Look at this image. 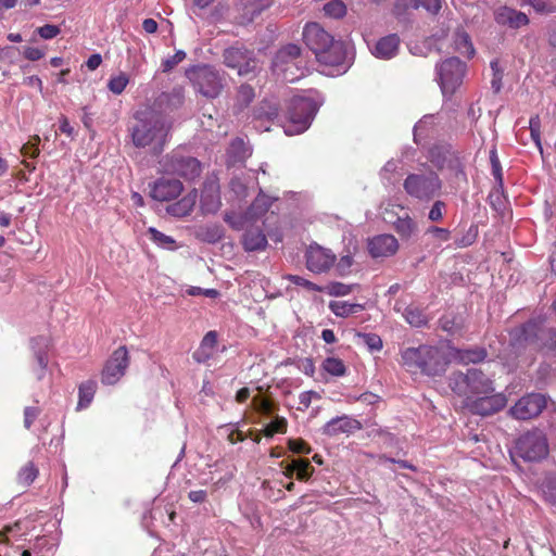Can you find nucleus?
Returning <instances> with one entry per match:
<instances>
[{
	"label": "nucleus",
	"instance_id": "obj_26",
	"mask_svg": "<svg viewBox=\"0 0 556 556\" xmlns=\"http://www.w3.org/2000/svg\"><path fill=\"white\" fill-rule=\"evenodd\" d=\"M433 353L432 346L422 345L419 348H408L402 352L403 365L412 372H416V364L419 355H429Z\"/></svg>",
	"mask_w": 556,
	"mask_h": 556
},
{
	"label": "nucleus",
	"instance_id": "obj_53",
	"mask_svg": "<svg viewBox=\"0 0 556 556\" xmlns=\"http://www.w3.org/2000/svg\"><path fill=\"white\" fill-rule=\"evenodd\" d=\"M253 406H254V409L260 414L269 416L273 413L271 404L266 399L254 397Z\"/></svg>",
	"mask_w": 556,
	"mask_h": 556
},
{
	"label": "nucleus",
	"instance_id": "obj_63",
	"mask_svg": "<svg viewBox=\"0 0 556 556\" xmlns=\"http://www.w3.org/2000/svg\"><path fill=\"white\" fill-rule=\"evenodd\" d=\"M23 54L29 61H37L45 55V52L36 47H26L23 51Z\"/></svg>",
	"mask_w": 556,
	"mask_h": 556
},
{
	"label": "nucleus",
	"instance_id": "obj_8",
	"mask_svg": "<svg viewBox=\"0 0 556 556\" xmlns=\"http://www.w3.org/2000/svg\"><path fill=\"white\" fill-rule=\"evenodd\" d=\"M162 167L168 174H176L186 179H194L201 174L200 162L191 156L173 153L162 162Z\"/></svg>",
	"mask_w": 556,
	"mask_h": 556
},
{
	"label": "nucleus",
	"instance_id": "obj_3",
	"mask_svg": "<svg viewBox=\"0 0 556 556\" xmlns=\"http://www.w3.org/2000/svg\"><path fill=\"white\" fill-rule=\"evenodd\" d=\"M317 111L318 103L312 98H293L289 110L288 122L283 126L285 134L293 136L304 132L309 127Z\"/></svg>",
	"mask_w": 556,
	"mask_h": 556
},
{
	"label": "nucleus",
	"instance_id": "obj_58",
	"mask_svg": "<svg viewBox=\"0 0 556 556\" xmlns=\"http://www.w3.org/2000/svg\"><path fill=\"white\" fill-rule=\"evenodd\" d=\"M444 207H445L444 202L437 201L432 205V207H431V210L429 212V215H428L429 219L432 220V222H438V220L442 219Z\"/></svg>",
	"mask_w": 556,
	"mask_h": 556
},
{
	"label": "nucleus",
	"instance_id": "obj_20",
	"mask_svg": "<svg viewBox=\"0 0 556 556\" xmlns=\"http://www.w3.org/2000/svg\"><path fill=\"white\" fill-rule=\"evenodd\" d=\"M222 206L219 185L216 179H208L204 184L201 194V208L204 213H216Z\"/></svg>",
	"mask_w": 556,
	"mask_h": 556
},
{
	"label": "nucleus",
	"instance_id": "obj_52",
	"mask_svg": "<svg viewBox=\"0 0 556 556\" xmlns=\"http://www.w3.org/2000/svg\"><path fill=\"white\" fill-rule=\"evenodd\" d=\"M288 445L293 453L309 454L312 451L309 445L305 441L300 439H290Z\"/></svg>",
	"mask_w": 556,
	"mask_h": 556
},
{
	"label": "nucleus",
	"instance_id": "obj_21",
	"mask_svg": "<svg viewBox=\"0 0 556 556\" xmlns=\"http://www.w3.org/2000/svg\"><path fill=\"white\" fill-rule=\"evenodd\" d=\"M494 20L497 24L510 28H519L528 25L529 23V18L525 13L506 5L500 7L495 10Z\"/></svg>",
	"mask_w": 556,
	"mask_h": 556
},
{
	"label": "nucleus",
	"instance_id": "obj_9",
	"mask_svg": "<svg viewBox=\"0 0 556 556\" xmlns=\"http://www.w3.org/2000/svg\"><path fill=\"white\" fill-rule=\"evenodd\" d=\"M224 63L230 68H235L239 76H249L254 74L257 68V61L253 52L242 47H230L224 52Z\"/></svg>",
	"mask_w": 556,
	"mask_h": 556
},
{
	"label": "nucleus",
	"instance_id": "obj_37",
	"mask_svg": "<svg viewBox=\"0 0 556 556\" xmlns=\"http://www.w3.org/2000/svg\"><path fill=\"white\" fill-rule=\"evenodd\" d=\"M404 318L414 327H420L427 323L426 315L419 308L412 306L405 309Z\"/></svg>",
	"mask_w": 556,
	"mask_h": 556
},
{
	"label": "nucleus",
	"instance_id": "obj_25",
	"mask_svg": "<svg viewBox=\"0 0 556 556\" xmlns=\"http://www.w3.org/2000/svg\"><path fill=\"white\" fill-rule=\"evenodd\" d=\"M242 244L247 251H260L266 248L267 239L261 229H250L245 231Z\"/></svg>",
	"mask_w": 556,
	"mask_h": 556
},
{
	"label": "nucleus",
	"instance_id": "obj_56",
	"mask_svg": "<svg viewBox=\"0 0 556 556\" xmlns=\"http://www.w3.org/2000/svg\"><path fill=\"white\" fill-rule=\"evenodd\" d=\"M417 8H424L430 13H438L441 9L440 0H415Z\"/></svg>",
	"mask_w": 556,
	"mask_h": 556
},
{
	"label": "nucleus",
	"instance_id": "obj_47",
	"mask_svg": "<svg viewBox=\"0 0 556 556\" xmlns=\"http://www.w3.org/2000/svg\"><path fill=\"white\" fill-rule=\"evenodd\" d=\"M254 98L253 89L248 85H242L238 90L237 103L239 105V110H242L247 106Z\"/></svg>",
	"mask_w": 556,
	"mask_h": 556
},
{
	"label": "nucleus",
	"instance_id": "obj_11",
	"mask_svg": "<svg viewBox=\"0 0 556 556\" xmlns=\"http://www.w3.org/2000/svg\"><path fill=\"white\" fill-rule=\"evenodd\" d=\"M544 331L536 321H529L521 328L515 329L511 333V346L516 350L529 348L531 351L540 349L539 341Z\"/></svg>",
	"mask_w": 556,
	"mask_h": 556
},
{
	"label": "nucleus",
	"instance_id": "obj_4",
	"mask_svg": "<svg viewBox=\"0 0 556 556\" xmlns=\"http://www.w3.org/2000/svg\"><path fill=\"white\" fill-rule=\"evenodd\" d=\"M515 453L526 462H539L548 454L545 434L535 429L520 435L515 444Z\"/></svg>",
	"mask_w": 556,
	"mask_h": 556
},
{
	"label": "nucleus",
	"instance_id": "obj_46",
	"mask_svg": "<svg viewBox=\"0 0 556 556\" xmlns=\"http://www.w3.org/2000/svg\"><path fill=\"white\" fill-rule=\"evenodd\" d=\"M314 472V467H312L311 462L308 459L299 458L298 467H296V478L301 481H306L311 478Z\"/></svg>",
	"mask_w": 556,
	"mask_h": 556
},
{
	"label": "nucleus",
	"instance_id": "obj_42",
	"mask_svg": "<svg viewBox=\"0 0 556 556\" xmlns=\"http://www.w3.org/2000/svg\"><path fill=\"white\" fill-rule=\"evenodd\" d=\"M542 492L545 498L556 504V476H548L542 483Z\"/></svg>",
	"mask_w": 556,
	"mask_h": 556
},
{
	"label": "nucleus",
	"instance_id": "obj_50",
	"mask_svg": "<svg viewBox=\"0 0 556 556\" xmlns=\"http://www.w3.org/2000/svg\"><path fill=\"white\" fill-rule=\"evenodd\" d=\"M485 357L483 350H466L460 353V361L464 363H477Z\"/></svg>",
	"mask_w": 556,
	"mask_h": 556
},
{
	"label": "nucleus",
	"instance_id": "obj_5",
	"mask_svg": "<svg viewBox=\"0 0 556 556\" xmlns=\"http://www.w3.org/2000/svg\"><path fill=\"white\" fill-rule=\"evenodd\" d=\"M435 72L443 96H452L463 84L466 64L457 58H448L437 65Z\"/></svg>",
	"mask_w": 556,
	"mask_h": 556
},
{
	"label": "nucleus",
	"instance_id": "obj_41",
	"mask_svg": "<svg viewBox=\"0 0 556 556\" xmlns=\"http://www.w3.org/2000/svg\"><path fill=\"white\" fill-rule=\"evenodd\" d=\"M229 153L233 162L243 161L249 156V150L245 148L244 141L242 139H236L231 143Z\"/></svg>",
	"mask_w": 556,
	"mask_h": 556
},
{
	"label": "nucleus",
	"instance_id": "obj_29",
	"mask_svg": "<svg viewBox=\"0 0 556 556\" xmlns=\"http://www.w3.org/2000/svg\"><path fill=\"white\" fill-rule=\"evenodd\" d=\"M455 51L464 56L471 58L475 54L473 46L467 33L458 30L454 36Z\"/></svg>",
	"mask_w": 556,
	"mask_h": 556
},
{
	"label": "nucleus",
	"instance_id": "obj_54",
	"mask_svg": "<svg viewBox=\"0 0 556 556\" xmlns=\"http://www.w3.org/2000/svg\"><path fill=\"white\" fill-rule=\"evenodd\" d=\"M287 279H289L291 282H293L294 285H298V286H301V287H304L306 288L307 290H312V291H321V288L318 287L317 285L308 281L307 279L301 277V276H296V275H288L286 277Z\"/></svg>",
	"mask_w": 556,
	"mask_h": 556
},
{
	"label": "nucleus",
	"instance_id": "obj_33",
	"mask_svg": "<svg viewBox=\"0 0 556 556\" xmlns=\"http://www.w3.org/2000/svg\"><path fill=\"white\" fill-rule=\"evenodd\" d=\"M198 236L202 240L213 243L219 241L223 238L224 232L219 225H207L200 228Z\"/></svg>",
	"mask_w": 556,
	"mask_h": 556
},
{
	"label": "nucleus",
	"instance_id": "obj_24",
	"mask_svg": "<svg viewBox=\"0 0 556 556\" xmlns=\"http://www.w3.org/2000/svg\"><path fill=\"white\" fill-rule=\"evenodd\" d=\"M217 334L215 331H208L201 341L200 346L193 353V358L198 363L207 362L216 352Z\"/></svg>",
	"mask_w": 556,
	"mask_h": 556
},
{
	"label": "nucleus",
	"instance_id": "obj_45",
	"mask_svg": "<svg viewBox=\"0 0 556 556\" xmlns=\"http://www.w3.org/2000/svg\"><path fill=\"white\" fill-rule=\"evenodd\" d=\"M245 3V9L248 13L251 14L249 21H252L255 15L261 13L265 8H268L270 4L269 0H242Z\"/></svg>",
	"mask_w": 556,
	"mask_h": 556
},
{
	"label": "nucleus",
	"instance_id": "obj_43",
	"mask_svg": "<svg viewBox=\"0 0 556 556\" xmlns=\"http://www.w3.org/2000/svg\"><path fill=\"white\" fill-rule=\"evenodd\" d=\"M426 233L431 236L437 247H441L442 243L447 242L451 238V232L446 228L430 227Z\"/></svg>",
	"mask_w": 556,
	"mask_h": 556
},
{
	"label": "nucleus",
	"instance_id": "obj_15",
	"mask_svg": "<svg viewBox=\"0 0 556 556\" xmlns=\"http://www.w3.org/2000/svg\"><path fill=\"white\" fill-rule=\"evenodd\" d=\"M336 262V255L318 244H311L306 252L307 269L315 274L328 271Z\"/></svg>",
	"mask_w": 556,
	"mask_h": 556
},
{
	"label": "nucleus",
	"instance_id": "obj_44",
	"mask_svg": "<svg viewBox=\"0 0 556 556\" xmlns=\"http://www.w3.org/2000/svg\"><path fill=\"white\" fill-rule=\"evenodd\" d=\"M356 251V247H353V251L349 250L346 254L342 255L337 263L336 269L341 276H345L350 273L353 265V254Z\"/></svg>",
	"mask_w": 556,
	"mask_h": 556
},
{
	"label": "nucleus",
	"instance_id": "obj_32",
	"mask_svg": "<svg viewBox=\"0 0 556 556\" xmlns=\"http://www.w3.org/2000/svg\"><path fill=\"white\" fill-rule=\"evenodd\" d=\"M301 53V49L296 45H287L283 48H281L274 60L273 66L274 68H278L280 64L285 62V58H290V60H293L294 62L299 59Z\"/></svg>",
	"mask_w": 556,
	"mask_h": 556
},
{
	"label": "nucleus",
	"instance_id": "obj_57",
	"mask_svg": "<svg viewBox=\"0 0 556 556\" xmlns=\"http://www.w3.org/2000/svg\"><path fill=\"white\" fill-rule=\"evenodd\" d=\"M36 362H37V366H38L37 377L40 380V379L43 378L46 369H47V366H48V356H47V354L45 352H42V351L36 352Z\"/></svg>",
	"mask_w": 556,
	"mask_h": 556
},
{
	"label": "nucleus",
	"instance_id": "obj_30",
	"mask_svg": "<svg viewBox=\"0 0 556 556\" xmlns=\"http://www.w3.org/2000/svg\"><path fill=\"white\" fill-rule=\"evenodd\" d=\"M97 389L94 381H86L79 386V400L77 404L78 409L86 408L92 402Z\"/></svg>",
	"mask_w": 556,
	"mask_h": 556
},
{
	"label": "nucleus",
	"instance_id": "obj_16",
	"mask_svg": "<svg viewBox=\"0 0 556 556\" xmlns=\"http://www.w3.org/2000/svg\"><path fill=\"white\" fill-rule=\"evenodd\" d=\"M506 397L502 393L483 394L465 405L471 413L486 416L501 410L506 405Z\"/></svg>",
	"mask_w": 556,
	"mask_h": 556
},
{
	"label": "nucleus",
	"instance_id": "obj_12",
	"mask_svg": "<svg viewBox=\"0 0 556 556\" xmlns=\"http://www.w3.org/2000/svg\"><path fill=\"white\" fill-rule=\"evenodd\" d=\"M271 205L270 199L265 194H260L244 216H239L236 213L227 212L225 214V222L228 223L233 229H242L248 222L263 216Z\"/></svg>",
	"mask_w": 556,
	"mask_h": 556
},
{
	"label": "nucleus",
	"instance_id": "obj_31",
	"mask_svg": "<svg viewBox=\"0 0 556 556\" xmlns=\"http://www.w3.org/2000/svg\"><path fill=\"white\" fill-rule=\"evenodd\" d=\"M321 368L324 371L334 377H342L346 372L344 363L334 356L325 358L321 363Z\"/></svg>",
	"mask_w": 556,
	"mask_h": 556
},
{
	"label": "nucleus",
	"instance_id": "obj_36",
	"mask_svg": "<svg viewBox=\"0 0 556 556\" xmlns=\"http://www.w3.org/2000/svg\"><path fill=\"white\" fill-rule=\"evenodd\" d=\"M324 12L329 17L340 18L346 13V5L341 0H331L324 5Z\"/></svg>",
	"mask_w": 556,
	"mask_h": 556
},
{
	"label": "nucleus",
	"instance_id": "obj_14",
	"mask_svg": "<svg viewBox=\"0 0 556 556\" xmlns=\"http://www.w3.org/2000/svg\"><path fill=\"white\" fill-rule=\"evenodd\" d=\"M546 406V399L542 394L531 393L521 397L510 409V415L519 420L536 417Z\"/></svg>",
	"mask_w": 556,
	"mask_h": 556
},
{
	"label": "nucleus",
	"instance_id": "obj_34",
	"mask_svg": "<svg viewBox=\"0 0 556 556\" xmlns=\"http://www.w3.org/2000/svg\"><path fill=\"white\" fill-rule=\"evenodd\" d=\"M432 351H433V355L431 357H427L426 362L430 363V364L432 363L433 368L426 370L427 375L440 374L441 371L444 370V366L446 364L442 352L438 348L432 346Z\"/></svg>",
	"mask_w": 556,
	"mask_h": 556
},
{
	"label": "nucleus",
	"instance_id": "obj_6",
	"mask_svg": "<svg viewBox=\"0 0 556 556\" xmlns=\"http://www.w3.org/2000/svg\"><path fill=\"white\" fill-rule=\"evenodd\" d=\"M187 76L197 90L206 98H216L224 85L223 78L211 66H195L187 71Z\"/></svg>",
	"mask_w": 556,
	"mask_h": 556
},
{
	"label": "nucleus",
	"instance_id": "obj_61",
	"mask_svg": "<svg viewBox=\"0 0 556 556\" xmlns=\"http://www.w3.org/2000/svg\"><path fill=\"white\" fill-rule=\"evenodd\" d=\"M39 408L37 407H26L24 410V426L29 429L33 422L39 416Z\"/></svg>",
	"mask_w": 556,
	"mask_h": 556
},
{
	"label": "nucleus",
	"instance_id": "obj_13",
	"mask_svg": "<svg viewBox=\"0 0 556 556\" xmlns=\"http://www.w3.org/2000/svg\"><path fill=\"white\" fill-rule=\"evenodd\" d=\"M128 365V351L125 346H119L113 352L103 368L102 382L105 384L116 383L125 375Z\"/></svg>",
	"mask_w": 556,
	"mask_h": 556
},
{
	"label": "nucleus",
	"instance_id": "obj_40",
	"mask_svg": "<svg viewBox=\"0 0 556 556\" xmlns=\"http://www.w3.org/2000/svg\"><path fill=\"white\" fill-rule=\"evenodd\" d=\"M38 476V469L33 463H27L18 472V481L24 485H29Z\"/></svg>",
	"mask_w": 556,
	"mask_h": 556
},
{
	"label": "nucleus",
	"instance_id": "obj_48",
	"mask_svg": "<svg viewBox=\"0 0 556 556\" xmlns=\"http://www.w3.org/2000/svg\"><path fill=\"white\" fill-rule=\"evenodd\" d=\"M296 66V63L290 58H285V62L280 64L278 68H274L275 72L282 74L283 79L288 81H294L296 77L292 73V67Z\"/></svg>",
	"mask_w": 556,
	"mask_h": 556
},
{
	"label": "nucleus",
	"instance_id": "obj_7",
	"mask_svg": "<svg viewBox=\"0 0 556 556\" xmlns=\"http://www.w3.org/2000/svg\"><path fill=\"white\" fill-rule=\"evenodd\" d=\"M404 189L418 200H430L440 189L439 178L434 174L409 175L404 181Z\"/></svg>",
	"mask_w": 556,
	"mask_h": 556
},
{
	"label": "nucleus",
	"instance_id": "obj_18",
	"mask_svg": "<svg viewBox=\"0 0 556 556\" xmlns=\"http://www.w3.org/2000/svg\"><path fill=\"white\" fill-rule=\"evenodd\" d=\"M368 250L372 257H389L399 250V242L392 235H379L369 240Z\"/></svg>",
	"mask_w": 556,
	"mask_h": 556
},
{
	"label": "nucleus",
	"instance_id": "obj_55",
	"mask_svg": "<svg viewBox=\"0 0 556 556\" xmlns=\"http://www.w3.org/2000/svg\"><path fill=\"white\" fill-rule=\"evenodd\" d=\"M38 34L43 39H52L60 34V28L55 25H43L38 28Z\"/></svg>",
	"mask_w": 556,
	"mask_h": 556
},
{
	"label": "nucleus",
	"instance_id": "obj_62",
	"mask_svg": "<svg viewBox=\"0 0 556 556\" xmlns=\"http://www.w3.org/2000/svg\"><path fill=\"white\" fill-rule=\"evenodd\" d=\"M230 189L237 198H244L247 195V187L239 178H235L230 182Z\"/></svg>",
	"mask_w": 556,
	"mask_h": 556
},
{
	"label": "nucleus",
	"instance_id": "obj_19",
	"mask_svg": "<svg viewBox=\"0 0 556 556\" xmlns=\"http://www.w3.org/2000/svg\"><path fill=\"white\" fill-rule=\"evenodd\" d=\"M181 191L182 184L178 179L162 177L154 182L151 195L157 201H169L178 197Z\"/></svg>",
	"mask_w": 556,
	"mask_h": 556
},
{
	"label": "nucleus",
	"instance_id": "obj_35",
	"mask_svg": "<svg viewBox=\"0 0 556 556\" xmlns=\"http://www.w3.org/2000/svg\"><path fill=\"white\" fill-rule=\"evenodd\" d=\"M149 233L151 236V240L159 247L167 250H175L177 248L176 242L172 237L160 232L155 228H149Z\"/></svg>",
	"mask_w": 556,
	"mask_h": 556
},
{
	"label": "nucleus",
	"instance_id": "obj_1",
	"mask_svg": "<svg viewBox=\"0 0 556 556\" xmlns=\"http://www.w3.org/2000/svg\"><path fill=\"white\" fill-rule=\"evenodd\" d=\"M170 123L160 111L147 106L136 112L130 128L132 143L159 155L167 142Z\"/></svg>",
	"mask_w": 556,
	"mask_h": 556
},
{
	"label": "nucleus",
	"instance_id": "obj_39",
	"mask_svg": "<svg viewBox=\"0 0 556 556\" xmlns=\"http://www.w3.org/2000/svg\"><path fill=\"white\" fill-rule=\"evenodd\" d=\"M128 83H129V78H128L127 74L119 73L118 75L110 78V80L108 83V88L114 94H121L127 87Z\"/></svg>",
	"mask_w": 556,
	"mask_h": 556
},
{
	"label": "nucleus",
	"instance_id": "obj_28",
	"mask_svg": "<svg viewBox=\"0 0 556 556\" xmlns=\"http://www.w3.org/2000/svg\"><path fill=\"white\" fill-rule=\"evenodd\" d=\"M394 229L402 239H409L417 231V224L405 214L394 222Z\"/></svg>",
	"mask_w": 556,
	"mask_h": 556
},
{
	"label": "nucleus",
	"instance_id": "obj_38",
	"mask_svg": "<svg viewBox=\"0 0 556 556\" xmlns=\"http://www.w3.org/2000/svg\"><path fill=\"white\" fill-rule=\"evenodd\" d=\"M287 431V420L283 417H275L273 421L267 424L264 429L263 433L267 438H271L276 433H285Z\"/></svg>",
	"mask_w": 556,
	"mask_h": 556
},
{
	"label": "nucleus",
	"instance_id": "obj_17",
	"mask_svg": "<svg viewBox=\"0 0 556 556\" xmlns=\"http://www.w3.org/2000/svg\"><path fill=\"white\" fill-rule=\"evenodd\" d=\"M303 38L306 46L317 55V52L325 50L334 40L317 23H309L305 26Z\"/></svg>",
	"mask_w": 556,
	"mask_h": 556
},
{
	"label": "nucleus",
	"instance_id": "obj_23",
	"mask_svg": "<svg viewBox=\"0 0 556 556\" xmlns=\"http://www.w3.org/2000/svg\"><path fill=\"white\" fill-rule=\"evenodd\" d=\"M399 47L400 38L393 34L379 39L371 52L376 58L389 60L396 55Z\"/></svg>",
	"mask_w": 556,
	"mask_h": 556
},
{
	"label": "nucleus",
	"instance_id": "obj_49",
	"mask_svg": "<svg viewBox=\"0 0 556 556\" xmlns=\"http://www.w3.org/2000/svg\"><path fill=\"white\" fill-rule=\"evenodd\" d=\"M399 169V162L396 161H389L383 166L381 175L384 179H387L390 182L396 181L399 179L400 175H395Z\"/></svg>",
	"mask_w": 556,
	"mask_h": 556
},
{
	"label": "nucleus",
	"instance_id": "obj_27",
	"mask_svg": "<svg viewBox=\"0 0 556 556\" xmlns=\"http://www.w3.org/2000/svg\"><path fill=\"white\" fill-rule=\"evenodd\" d=\"M330 311L338 317H348L363 309V305L350 303L348 301H331L329 303Z\"/></svg>",
	"mask_w": 556,
	"mask_h": 556
},
{
	"label": "nucleus",
	"instance_id": "obj_64",
	"mask_svg": "<svg viewBox=\"0 0 556 556\" xmlns=\"http://www.w3.org/2000/svg\"><path fill=\"white\" fill-rule=\"evenodd\" d=\"M313 399H320V395L315 391L302 392L299 395V403L304 408H307L311 405Z\"/></svg>",
	"mask_w": 556,
	"mask_h": 556
},
{
	"label": "nucleus",
	"instance_id": "obj_59",
	"mask_svg": "<svg viewBox=\"0 0 556 556\" xmlns=\"http://www.w3.org/2000/svg\"><path fill=\"white\" fill-rule=\"evenodd\" d=\"M195 200H197V193L195 192L189 193L188 195L182 198L176 204L179 205L180 208L184 210V212H187L189 214L195 204Z\"/></svg>",
	"mask_w": 556,
	"mask_h": 556
},
{
	"label": "nucleus",
	"instance_id": "obj_60",
	"mask_svg": "<svg viewBox=\"0 0 556 556\" xmlns=\"http://www.w3.org/2000/svg\"><path fill=\"white\" fill-rule=\"evenodd\" d=\"M351 292V287L341 282H336L329 286V294L336 296H343Z\"/></svg>",
	"mask_w": 556,
	"mask_h": 556
},
{
	"label": "nucleus",
	"instance_id": "obj_2",
	"mask_svg": "<svg viewBox=\"0 0 556 556\" xmlns=\"http://www.w3.org/2000/svg\"><path fill=\"white\" fill-rule=\"evenodd\" d=\"M450 387L463 399L464 405L483 394L494 392L492 381L478 369H468L466 374H453L450 377Z\"/></svg>",
	"mask_w": 556,
	"mask_h": 556
},
{
	"label": "nucleus",
	"instance_id": "obj_22",
	"mask_svg": "<svg viewBox=\"0 0 556 556\" xmlns=\"http://www.w3.org/2000/svg\"><path fill=\"white\" fill-rule=\"evenodd\" d=\"M361 429V424L349 416H340L328 421L324 428L323 432L329 437H336L341 433H352L356 430Z\"/></svg>",
	"mask_w": 556,
	"mask_h": 556
},
{
	"label": "nucleus",
	"instance_id": "obj_51",
	"mask_svg": "<svg viewBox=\"0 0 556 556\" xmlns=\"http://www.w3.org/2000/svg\"><path fill=\"white\" fill-rule=\"evenodd\" d=\"M186 58V53L185 51L182 50H178L174 55L165 59L163 62H162V68H163V72H169L170 70H173L177 64H179L180 62L184 61V59Z\"/></svg>",
	"mask_w": 556,
	"mask_h": 556
},
{
	"label": "nucleus",
	"instance_id": "obj_10",
	"mask_svg": "<svg viewBox=\"0 0 556 556\" xmlns=\"http://www.w3.org/2000/svg\"><path fill=\"white\" fill-rule=\"evenodd\" d=\"M316 59L320 64L333 68L329 72L330 75H338L346 71V51L341 41H333L328 48L317 52Z\"/></svg>",
	"mask_w": 556,
	"mask_h": 556
}]
</instances>
